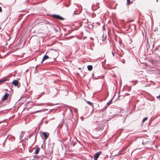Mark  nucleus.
I'll return each instance as SVG.
<instances>
[{
    "instance_id": "dca6fc26",
    "label": "nucleus",
    "mask_w": 160,
    "mask_h": 160,
    "mask_svg": "<svg viewBox=\"0 0 160 160\" xmlns=\"http://www.w3.org/2000/svg\"><path fill=\"white\" fill-rule=\"evenodd\" d=\"M39 112V111H36V112H32V114L34 113H36V112Z\"/></svg>"
},
{
    "instance_id": "9b49d317",
    "label": "nucleus",
    "mask_w": 160,
    "mask_h": 160,
    "mask_svg": "<svg viewBox=\"0 0 160 160\" xmlns=\"http://www.w3.org/2000/svg\"><path fill=\"white\" fill-rule=\"evenodd\" d=\"M86 102L88 103V104H89L90 105L92 106H93V105L92 103L91 102H89V101H86Z\"/></svg>"
},
{
    "instance_id": "6ab92c4d",
    "label": "nucleus",
    "mask_w": 160,
    "mask_h": 160,
    "mask_svg": "<svg viewBox=\"0 0 160 160\" xmlns=\"http://www.w3.org/2000/svg\"><path fill=\"white\" fill-rule=\"evenodd\" d=\"M157 2H158V0H157Z\"/></svg>"
},
{
    "instance_id": "1a4fd4ad",
    "label": "nucleus",
    "mask_w": 160,
    "mask_h": 160,
    "mask_svg": "<svg viewBox=\"0 0 160 160\" xmlns=\"http://www.w3.org/2000/svg\"><path fill=\"white\" fill-rule=\"evenodd\" d=\"M88 70L91 71L92 69V65H88L87 67Z\"/></svg>"
},
{
    "instance_id": "f8f14e48",
    "label": "nucleus",
    "mask_w": 160,
    "mask_h": 160,
    "mask_svg": "<svg viewBox=\"0 0 160 160\" xmlns=\"http://www.w3.org/2000/svg\"><path fill=\"white\" fill-rule=\"evenodd\" d=\"M112 102V101H110L107 103V104L108 105V106L109 105L111 104Z\"/></svg>"
},
{
    "instance_id": "f3484780",
    "label": "nucleus",
    "mask_w": 160,
    "mask_h": 160,
    "mask_svg": "<svg viewBox=\"0 0 160 160\" xmlns=\"http://www.w3.org/2000/svg\"><path fill=\"white\" fill-rule=\"evenodd\" d=\"M50 52H46V54H47V53H50Z\"/></svg>"
},
{
    "instance_id": "7ed1b4c3",
    "label": "nucleus",
    "mask_w": 160,
    "mask_h": 160,
    "mask_svg": "<svg viewBox=\"0 0 160 160\" xmlns=\"http://www.w3.org/2000/svg\"><path fill=\"white\" fill-rule=\"evenodd\" d=\"M52 17L55 18H57L60 20H63L64 19L63 18L58 15H52Z\"/></svg>"
},
{
    "instance_id": "2eb2a0df",
    "label": "nucleus",
    "mask_w": 160,
    "mask_h": 160,
    "mask_svg": "<svg viewBox=\"0 0 160 160\" xmlns=\"http://www.w3.org/2000/svg\"><path fill=\"white\" fill-rule=\"evenodd\" d=\"M2 9L1 7H0V12H2Z\"/></svg>"
},
{
    "instance_id": "f257e3e1",
    "label": "nucleus",
    "mask_w": 160,
    "mask_h": 160,
    "mask_svg": "<svg viewBox=\"0 0 160 160\" xmlns=\"http://www.w3.org/2000/svg\"><path fill=\"white\" fill-rule=\"evenodd\" d=\"M102 154V152L100 151L98 152H97L94 155V160H97L99 156L100 155Z\"/></svg>"
},
{
    "instance_id": "ddd939ff",
    "label": "nucleus",
    "mask_w": 160,
    "mask_h": 160,
    "mask_svg": "<svg viewBox=\"0 0 160 160\" xmlns=\"http://www.w3.org/2000/svg\"><path fill=\"white\" fill-rule=\"evenodd\" d=\"M148 119V118L146 117L143 118V119L142 120V121L143 122H144L145 121H146Z\"/></svg>"
},
{
    "instance_id": "6e6552de",
    "label": "nucleus",
    "mask_w": 160,
    "mask_h": 160,
    "mask_svg": "<svg viewBox=\"0 0 160 160\" xmlns=\"http://www.w3.org/2000/svg\"><path fill=\"white\" fill-rule=\"evenodd\" d=\"M48 58H49V57L48 56L45 55V56H44V57H43V58L42 59V62H43V61H44L45 60Z\"/></svg>"
},
{
    "instance_id": "20e7f679",
    "label": "nucleus",
    "mask_w": 160,
    "mask_h": 160,
    "mask_svg": "<svg viewBox=\"0 0 160 160\" xmlns=\"http://www.w3.org/2000/svg\"><path fill=\"white\" fill-rule=\"evenodd\" d=\"M42 134L44 137L45 139L48 138L49 134L47 132H43L42 133Z\"/></svg>"
},
{
    "instance_id": "423d86ee",
    "label": "nucleus",
    "mask_w": 160,
    "mask_h": 160,
    "mask_svg": "<svg viewBox=\"0 0 160 160\" xmlns=\"http://www.w3.org/2000/svg\"><path fill=\"white\" fill-rule=\"evenodd\" d=\"M8 80L6 78H2L0 79V84H2V83L6 82Z\"/></svg>"
},
{
    "instance_id": "0eeeda50",
    "label": "nucleus",
    "mask_w": 160,
    "mask_h": 160,
    "mask_svg": "<svg viewBox=\"0 0 160 160\" xmlns=\"http://www.w3.org/2000/svg\"><path fill=\"white\" fill-rule=\"evenodd\" d=\"M40 150V148H38V147L37 148H36V149L34 153L36 154H38Z\"/></svg>"
},
{
    "instance_id": "39448f33",
    "label": "nucleus",
    "mask_w": 160,
    "mask_h": 160,
    "mask_svg": "<svg viewBox=\"0 0 160 160\" xmlns=\"http://www.w3.org/2000/svg\"><path fill=\"white\" fill-rule=\"evenodd\" d=\"M9 96V94L8 93H6L4 96L3 98V100L5 101L8 98Z\"/></svg>"
},
{
    "instance_id": "f03ea898",
    "label": "nucleus",
    "mask_w": 160,
    "mask_h": 160,
    "mask_svg": "<svg viewBox=\"0 0 160 160\" xmlns=\"http://www.w3.org/2000/svg\"><path fill=\"white\" fill-rule=\"evenodd\" d=\"M12 83L15 86H17L19 87L20 86V84L19 83L18 81V80H14L12 82Z\"/></svg>"
},
{
    "instance_id": "a211bd4d",
    "label": "nucleus",
    "mask_w": 160,
    "mask_h": 160,
    "mask_svg": "<svg viewBox=\"0 0 160 160\" xmlns=\"http://www.w3.org/2000/svg\"><path fill=\"white\" fill-rule=\"evenodd\" d=\"M112 53L113 56H114V53L113 52H112Z\"/></svg>"
},
{
    "instance_id": "9d476101",
    "label": "nucleus",
    "mask_w": 160,
    "mask_h": 160,
    "mask_svg": "<svg viewBox=\"0 0 160 160\" xmlns=\"http://www.w3.org/2000/svg\"><path fill=\"white\" fill-rule=\"evenodd\" d=\"M133 2L132 1H131L130 0H127V4L128 5H130Z\"/></svg>"
},
{
    "instance_id": "4468645a",
    "label": "nucleus",
    "mask_w": 160,
    "mask_h": 160,
    "mask_svg": "<svg viewBox=\"0 0 160 160\" xmlns=\"http://www.w3.org/2000/svg\"><path fill=\"white\" fill-rule=\"evenodd\" d=\"M156 97H157V98H158L159 100H160V95L159 96H158Z\"/></svg>"
}]
</instances>
